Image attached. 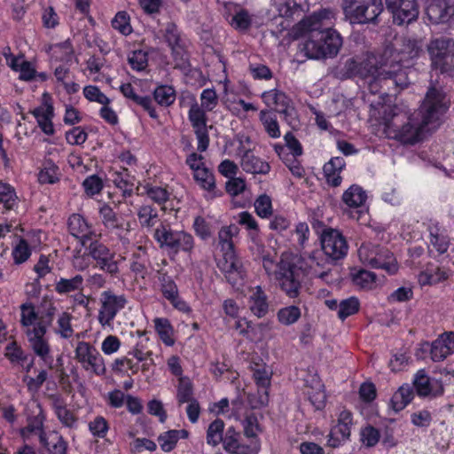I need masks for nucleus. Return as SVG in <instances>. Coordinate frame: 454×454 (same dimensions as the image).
Masks as SVG:
<instances>
[{
	"label": "nucleus",
	"instance_id": "nucleus-16",
	"mask_svg": "<svg viewBox=\"0 0 454 454\" xmlns=\"http://www.w3.org/2000/svg\"><path fill=\"white\" fill-rule=\"evenodd\" d=\"M387 8L392 12L394 22L399 26L409 24L419 15L416 0H385Z\"/></svg>",
	"mask_w": 454,
	"mask_h": 454
},
{
	"label": "nucleus",
	"instance_id": "nucleus-46",
	"mask_svg": "<svg viewBox=\"0 0 454 454\" xmlns=\"http://www.w3.org/2000/svg\"><path fill=\"white\" fill-rule=\"evenodd\" d=\"M195 181L199 185L206 191L213 192L215 188V176L213 173L207 168L196 169L193 172Z\"/></svg>",
	"mask_w": 454,
	"mask_h": 454
},
{
	"label": "nucleus",
	"instance_id": "nucleus-26",
	"mask_svg": "<svg viewBox=\"0 0 454 454\" xmlns=\"http://www.w3.org/2000/svg\"><path fill=\"white\" fill-rule=\"evenodd\" d=\"M248 307L250 311L259 318L263 317L268 313V297L260 286L250 289Z\"/></svg>",
	"mask_w": 454,
	"mask_h": 454
},
{
	"label": "nucleus",
	"instance_id": "nucleus-27",
	"mask_svg": "<svg viewBox=\"0 0 454 454\" xmlns=\"http://www.w3.org/2000/svg\"><path fill=\"white\" fill-rule=\"evenodd\" d=\"M449 277L450 271L448 270L429 263L427 268L419 273L418 280L420 286H432L448 279Z\"/></svg>",
	"mask_w": 454,
	"mask_h": 454
},
{
	"label": "nucleus",
	"instance_id": "nucleus-62",
	"mask_svg": "<svg viewBox=\"0 0 454 454\" xmlns=\"http://www.w3.org/2000/svg\"><path fill=\"white\" fill-rule=\"evenodd\" d=\"M82 186L89 196H94L101 192L103 189V183L101 178L96 175H92L85 178L82 183Z\"/></svg>",
	"mask_w": 454,
	"mask_h": 454
},
{
	"label": "nucleus",
	"instance_id": "nucleus-45",
	"mask_svg": "<svg viewBox=\"0 0 454 454\" xmlns=\"http://www.w3.org/2000/svg\"><path fill=\"white\" fill-rule=\"evenodd\" d=\"M111 368L115 373L130 375L137 373L139 371L140 365L129 356H121L114 361Z\"/></svg>",
	"mask_w": 454,
	"mask_h": 454
},
{
	"label": "nucleus",
	"instance_id": "nucleus-48",
	"mask_svg": "<svg viewBox=\"0 0 454 454\" xmlns=\"http://www.w3.org/2000/svg\"><path fill=\"white\" fill-rule=\"evenodd\" d=\"M153 97L160 106H170L176 99L175 90L171 86L161 85L154 90Z\"/></svg>",
	"mask_w": 454,
	"mask_h": 454
},
{
	"label": "nucleus",
	"instance_id": "nucleus-60",
	"mask_svg": "<svg viewBox=\"0 0 454 454\" xmlns=\"http://www.w3.org/2000/svg\"><path fill=\"white\" fill-rule=\"evenodd\" d=\"M431 358L434 362H439L444 360L448 356L451 355L450 348H446V345L443 344L442 340L436 339L431 344Z\"/></svg>",
	"mask_w": 454,
	"mask_h": 454
},
{
	"label": "nucleus",
	"instance_id": "nucleus-39",
	"mask_svg": "<svg viewBox=\"0 0 454 454\" xmlns=\"http://www.w3.org/2000/svg\"><path fill=\"white\" fill-rule=\"evenodd\" d=\"M61 173L58 165L51 159H45L43 168L39 172L38 180L41 184H55L59 181Z\"/></svg>",
	"mask_w": 454,
	"mask_h": 454
},
{
	"label": "nucleus",
	"instance_id": "nucleus-11",
	"mask_svg": "<svg viewBox=\"0 0 454 454\" xmlns=\"http://www.w3.org/2000/svg\"><path fill=\"white\" fill-rule=\"evenodd\" d=\"M88 255L95 262L96 266L109 274L116 277L119 272V262L115 259L116 254L108 246L103 242L95 239L91 240L89 245L86 244Z\"/></svg>",
	"mask_w": 454,
	"mask_h": 454
},
{
	"label": "nucleus",
	"instance_id": "nucleus-4",
	"mask_svg": "<svg viewBox=\"0 0 454 454\" xmlns=\"http://www.w3.org/2000/svg\"><path fill=\"white\" fill-rule=\"evenodd\" d=\"M442 90L430 87L420 106L421 121L408 117L405 114L394 113L391 118H386L384 132L387 137L405 144H415L421 139L424 128L437 121L447 109Z\"/></svg>",
	"mask_w": 454,
	"mask_h": 454
},
{
	"label": "nucleus",
	"instance_id": "nucleus-54",
	"mask_svg": "<svg viewBox=\"0 0 454 454\" xmlns=\"http://www.w3.org/2000/svg\"><path fill=\"white\" fill-rule=\"evenodd\" d=\"M380 439V431L371 425H367L360 430V441L366 447L375 446Z\"/></svg>",
	"mask_w": 454,
	"mask_h": 454
},
{
	"label": "nucleus",
	"instance_id": "nucleus-56",
	"mask_svg": "<svg viewBox=\"0 0 454 454\" xmlns=\"http://www.w3.org/2000/svg\"><path fill=\"white\" fill-rule=\"evenodd\" d=\"M256 214L262 218H268L272 215V202L267 194L260 195L254 201Z\"/></svg>",
	"mask_w": 454,
	"mask_h": 454
},
{
	"label": "nucleus",
	"instance_id": "nucleus-50",
	"mask_svg": "<svg viewBox=\"0 0 454 454\" xmlns=\"http://www.w3.org/2000/svg\"><path fill=\"white\" fill-rule=\"evenodd\" d=\"M224 423L222 419L214 420L207 432V442L212 446H216L223 441Z\"/></svg>",
	"mask_w": 454,
	"mask_h": 454
},
{
	"label": "nucleus",
	"instance_id": "nucleus-9",
	"mask_svg": "<svg viewBox=\"0 0 454 454\" xmlns=\"http://www.w3.org/2000/svg\"><path fill=\"white\" fill-rule=\"evenodd\" d=\"M432 67L441 73L454 69V39L442 36L432 40L427 45Z\"/></svg>",
	"mask_w": 454,
	"mask_h": 454
},
{
	"label": "nucleus",
	"instance_id": "nucleus-30",
	"mask_svg": "<svg viewBox=\"0 0 454 454\" xmlns=\"http://www.w3.org/2000/svg\"><path fill=\"white\" fill-rule=\"evenodd\" d=\"M342 157H333L324 165L323 170L328 184L337 187L341 184V170L345 167Z\"/></svg>",
	"mask_w": 454,
	"mask_h": 454
},
{
	"label": "nucleus",
	"instance_id": "nucleus-57",
	"mask_svg": "<svg viewBox=\"0 0 454 454\" xmlns=\"http://www.w3.org/2000/svg\"><path fill=\"white\" fill-rule=\"evenodd\" d=\"M112 27L124 35H128L132 32L129 24V16L125 12L116 13L112 20Z\"/></svg>",
	"mask_w": 454,
	"mask_h": 454
},
{
	"label": "nucleus",
	"instance_id": "nucleus-1",
	"mask_svg": "<svg viewBox=\"0 0 454 454\" xmlns=\"http://www.w3.org/2000/svg\"><path fill=\"white\" fill-rule=\"evenodd\" d=\"M57 307L52 301H44L36 311L31 302L20 305V324L33 352L41 358L44 365L53 367V357L46 333L57 315L53 333L60 338L70 339L74 330L72 325L73 315L67 311L57 314Z\"/></svg>",
	"mask_w": 454,
	"mask_h": 454
},
{
	"label": "nucleus",
	"instance_id": "nucleus-41",
	"mask_svg": "<svg viewBox=\"0 0 454 454\" xmlns=\"http://www.w3.org/2000/svg\"><path fill=\"white\" fill-rule=\"evenodd\" d=\"M52 60L68 64L74 58V51L69 42L57 43L50 47Z\"/></svg>",
	"mask_w": 454,
	"mask_h": 454
},
{
	"label": "nucleus",
	"instance_id": "nucleus-32",
	"mask_svg": "<svg viewBox=\"0 0 454 454\" xmlns=\"http://www.w3.org/2000/svg\"><path fill=\"white\" fill-rule=\"evenodd\" d=\"M113 182L114 185L122 192L124 197L130 196L136 186V178L127 168H121L113 174Z\"/></svg>",
	"mask_w": 454,
	"mask_h": 454
},
{
	"label": "nucleus",
	"instance_id": "nucleus-49",
	"mask_svg": "<svg viewBox=\"0 0 454 454\" xmlns=\"http://www.w3.org/2000/svg\"><path fill=\"white\" fill-rule=\"evenodd\" d=\"M17 195L14 189L8 184L0 183V203L5 209H13L17 205Z\"/></svg>",
	"mask_w": 454,
	"mask_h": 454
},
{
	"label": "nucleus",
	"instance_id": "nucleus-33",
	"mask_svg": "<svg viewBox=\"0 0 454 454\" xmlns=\"http://www.w3.org/2000/svg\"><path fill=\"white\" fill-rule=\"evenodd\" d=\"M188 437V432L184 429L181 430H168L163 432L158 436V442L160 444V449L165 452H169L173 450L177 442L180 439H185Z\"/></svg>",
	"mask_w": 454,
	"mask_h": 454
},
{
	"label": "nucleus",
	"instance_id": "nucleus-63",
	"mask_svg": "<svg viewBox=\"0 0 454 454\" xmlns=\"http://www.w3.org/2000/svg\"><path fill=\"white\" fill-rule=\"evenodd\" d=\"M147 54L143 51H135L129 57V63L132 69L143 71L147 67Z\"/></svg>",
	"mask_w": 454,
	"mask_h": 454
},
{
	"label": "nucleus",
	"instance_id": "nucleus-12",
	"mask_svg": "<svg viewBox=\"0 0 454 454\" xmlns=\"http://www.w3.org/2000/svg\"><path fill=\"white\" fill-rule=\"evenodd\" d=\"M74 356L86 372L98 376L106 373V369L104 358L90 343L79 341L74 350Z\"/></svg>",
	"mask_w": 454,
	"mask_h": 454
},
{
	"label": "nucleus",
	"instance_id": "nucleus-51",
	"mask_svg": "<svg viewBox=\"0 0 454 454\" xmlns=\"http://www.w3.org/2000/svg\"><path fill=\"white\" fill-rule=\"evenodd\" d=\"M144 188L146 195L159 205L166 203L169 199L170 192L167 187L146 184Z\"/></svg>",
	"mask_w": 454,
	"mask_h": 454
},
{
	"label": "nucleus",
	"instance_id": "nucleus-19",
	"mask_svg": "<svg viewBox=\"0 0 454 454\" xmlns=\"http://www.w3.org/2000/svg\"><path fill=\"white\" fill-rule=\"evenodd\" d=\"M68 231L72 236L78 239L82 247L96 236L92 225L80 214H73L68 219Z\"/></svg>",
	"mask_w": 454,
	"mask_h": 454
},
{
	"label": "nucleus",
	"instance_id": "nucleus-21",
	"mask_svg": "<svg viewBox=\"0 0 454 454\" xmlns=\"http://www.w3.org/2000/svg\"><path fill=\"white\" fill-rule=\"evenodd\" d=\"M218 267L232 286L239 285L246 276L242 262L236 256V254L223 256Z\"/></svg>",
	"mask_w": 454,
	"mask_h": 454
},
{
	"label": "nucleus",
	"instance_id": "nucleus-58",
	"mask_svg": "<svg viewBox=\"0 0 454 454\" xmlns=\"http://www.w3.org/2000/svg\"><path fill=\"white\" fill-rule=\"evenodd\" d=\"M83 96L90 102L101 105H108L110 99L95 85H88L83 88Z\"/></svg>",
	"mask_w": 454,
	"mask_h": 454
},
{
	"label": "nucleus",
	"instance_id": "nucleus-18",
	"mask_svg": "<svg viewBox=\"0 0 454 454\" xmlns=\"http://www.w3.org/2000/svg\"><path fill=\"white\" fill-rule=\"evenodd\" d=\"M421 43L413 38H404L399 49L387 48L383 53V59L390 58V60L405 63L409 59L417 57L421 51Z\"/></svg>",
	"mask_w": 454,
	"mask_h": 454
},
{
	"label": "nucleus",
	"instance_id": "nucleus-28",
	"mask_svg": "<svg viewBox=\"0 0 454 454\" xmlns=\"http://www.w3.org/2000/svg\"><path fill=\"white\" fill-rule=\"evenodd\" d=\"M263 102L275 111L287 114L290 108V99L282 91L278 90H270L262 94Z\"/></svg>",
	"mask_w": 454,
	"mask_h": 454
},
{
	"label": "nucleus",
	"instance_id": "nucleus-13",
	"mask_svg": "<svg viewBox=\"0 0 454 454\" xmlns=\"http://www.w3.org/2000/svg\"><path fill=\"white\" fill-rule=\"evenodd\" d=\"M320 239L321 251L329 260H339L347 254V241L337 230L331 228L324 230Z\"/></svg>",
	"mask_w": 454,
	"mask_h": 454
},
{
	"label": "nucleus",
	"instance_id": "nucleus-34",
	"mask_svg": "<svg viewBox=\"0 0 454 454\" xmlns=\"http://www.w3.org/2000/svg\"><path fill=\"white\" fill-rule=\"evenodd\" d=\"M366 199V192L357 184H352L342 194V201L349 207L356 208L364 206Z\"/></svg>",
	"mask_w": 454,
	"mask_h": 454
},
{
	"label": "nucleus",
	"instance_id": "nucleus-29",
	"mask_svg": "<svg viewBox=\"0 0 454 454\" xmlns=\"http://www.w3.org/2000/svg\"><path fill=\"white\" fill-rule=\"evenodd\" d=\"M33 115L43 133L52 135L54 128L52 123L53 107L50 104H43L32 111Z\"/></svg>",
	"mask_w": 454,
	"mask_h": 454
},
{
	"label": "nucleus",
	"instance_id": "nucleus-23",
	"mask_svg": "<svg viewBox=\"0 0 454 454\" xmlns=\"http://www.w3.org/2000/svg\"><path fill=\"white\" fill-rule=\"evenodd\" d=\"M427 231L429 232V251L442 254L450 247V238L447 231L436 221H430Z\"/></svg>",
	"mask_w": 454,
	"mask_h": 454
},
{
	"label": "nucleus",
	"instance_id": "nucleus-5",
	"mask_svg": "<svg viewBox=\"0 0 454 454\" xmlns=\"http://www.w3.org/2000/svg\"><path fill=\"white\" fill-rule=\"evenodd\" d=\"M334 14L324 9L300 21L296 35L304 37L301 51L309 59L333 58L342 46V38L331 28Z\"/></svg>",
	"mask_w": 454,
	"mask_h": 454
},
{
	"label": "nucleus",
	"instance_id": "nucleus-64",
	"mask_svg": "<svg viewBox=\"0 0 454 454\" xmlns=\"http://www.w3.org/2000/svg\"><path fill=\"white\" fill-rule=\"evenodd\" d=\"M43 444L50 454H67V442L60 436L54 435L50 442L45 438V442Z\"/></svg>",
	"mask_w": 454,
	"mask_h": 454
},
{
	"label": "nucleus",
	"instance_id": "nucleus-59",
	"mask_svg": "<svg viewBox=\"0 0 454 454\" xmlns=\"http://www.w3.org/2000/svg\"><path fill=\"white\" fill-rule=\"evenodd\" d=\"M239 434L233 428H229L225 437H223V448L231 454H239L241 445L238 440Z\"/></svg>",
	"mask_w": 454,
	"mask_h": 454
},
{
	"label": "nucleus",
	"instance_id": "nucleus-35",
	"mask_svg": "<svg viewBox=\"0 0 454 454\" xmlns=\"http://www.w3.org/2000/svg\"><path fill=\"white\" fill-rule=\"evenodd\" d=\"M352 281L354 285L364 290L374 289L380 282L374 272L366 270H359L352 273Z\"/></svg>",
	"mask_w": 454,
	"mask_h": 454
},
{
	"label": "nucleus",
	"instance_id": "nucleus-47",
	"mask_svg": "<svg viewBox=\"0 0 454 454\" xmlns=\"http://www.w3.org/2000/svg\"><path fill=\"white\" fill-rule=\"evenodd\" d=\"M301 309L297 306L291 305L280 309L278 311V320L285 325H290L294 324L301 317Z\"/></svg>",
	"mask_w": 454,
	"mask_h": 454
},
{
	"label": "nucleus",
	"instance_id": "nucleus-53",
	"mask_svg": "<svg viewBox=\"0 0 454 454\" xmlns=\"http://www.w3.org/2000/svg\"><path fill=\"white\" fill-rule=\"evenodd\" d=\"M4 355L13 364H23L27 359V355L16 341H12L6 346Z\"/></svg>",
	"mask_w": 454,
	"mask_h": 454
},
{
	"label": "nucleus",
	"instance_id": "nucleus-7",
	"mask_svg": "<svg viewBox=\"0 0 454 454\" xmlns=\"http://www.w3.org/2000/svg\"><path fill=\"white\" fill-rule=\"evenodd\" d=\"M358 256L363 264L384 270L388 274H395L398 270L397 262L387 247L364 243L358 249Z\"/></svg>",
	"mask_w": 454,
	"mask_h": 454
},
{
	"label": "nucleus",
	"instance_id": "nucleus-2",
	"mask_svg": "<svg viewBox=\"0 0 454 454\" xmlns=\"http://www.w3.org/2000/svg\"><path fill=\"white\" fill-rule=\"evenodd\" d=\"M332 262L320 250L301 255L282 254L278 264L276 280L289 298H297L301 288L302 276L329 283Z\"/></svg>",
	"mask_w": 454,
	"mask_h": 454
},
{
	"label": "nucleus",
	"instance_id": "nucleus-40",
	"mask_svg": "<svg viewBox=\"0 0 454 454\" xmlns=\"http://www.w3.org/2000/svg\"><path fill=\"white\" fill-rule=\"evenodd\" d=\"M264 130L271 138H278L281 136L280 128L276 115L269 110H262L259 114Z\"/></svg>",
	"mask_w": 454,
	"mask_h": 454
},
{
	"label": "nucleus",
	"instance_id": "nucleus-37",
	"mask_svg": "<svg viewBox=\"0 0 454 454\" xmlns=\"http://www.w3.org/2000/svg\"><path fill=\"white\" fill-rule=\"evenodd\" d=\"M154 329L161 341L168 347L175 344L174 329L169 320L166 317H156L153 319Z\"/></svg>",
	"mask_w": 454,
	"mask_h": 454
},
{
	"label": "nucleus",
	"instance_id": "nucleus-10",
	"mask_svg": "<svg viewBox=\"0 0 454 454\" xmlns=\"http://www.w3.org/2000/svg\"><path fill=\"white\" fill-rule=\"evenodd\" d=\"M127 304L128 299L125 294H117L110 289L103 291L99 297V309L97 317L101 327L112 329L115 317Z\"/></svg>",
	"mask_w": 454,
	"mask_h": 454
},
{
	"label": "nucleus",
	"instance_id": "nucleus-38",
	"mask_svg": "<svg viewBox=\"0 0 454 454\" xmlns=\"http://www.w3.org/2000/svg\"><path fill=\"white\" fill-rule=\"evenodd\" d=\"M83 277L82 275H75L71 278H60L55 283V291L59 294H67L72 292H81L83 289Z\"/></svg>",
	"mask_w": 454,
	"mask_h": 454
},
{
	"label": "nucleus",
	"instance_id": "nucleus-36",
	"mask_svg": "<svg viewBox=\"0 0 454 454\" xmlns=\"http://www.w3.org/2000/svg\"><path fill=\"white\" fill-rule=\"evenodd\" d=\"M350 425L338 424L332 428L328 434L327 445L337 448L349 440L351 434Z\"/></svg>",
	"mask_w": 454,
	"mask_h": 454
},
{
	"label": "nucleus",
	"instance_id": "nucleus-8",
	"mask_svg": "<svg viewBox=\"0 0 454 454\" xmlns=\"http://www.w3.org/2000/svg\"><path fill=\"white\" fill-rule=\"evenodd\" d=\"M153 238L160 248H167L175 254L179 252L190 254L195 245L192 234L184 231L172 230L169 226L163 224L154 230Z\"/></svg>",
	"mask_w": 454,
	"mask_h": 454
},
{
	"label": "nucleus",
	"instance_id": "nucleus-61",
	"mask_svg": "<svg viewBox=\"0 0 454 454\" xmlns=\"http://www.w3.org/2000/svg\"><path fill=\"white\" fill-rule=\"evenodd\" d=\"M108 429V423L102 416H97L89 423V430L95 437L104 438L106 435Z\"/></svg>",
	"mask_w": 454,
	"mask_h": 454
},
{
	"label": "nucleus",
	"instance_id": "nucleus-20",
	"mask_svg": "<svg viewBox=\"0 0 454 454\" xmlns=\"http://www.w3.org/2000/svg\"><path fill=\"white\" fill-rule=\"evenodd\" d=\"M413 386L417 394L420 396H437L443 394V386L442 381L434 378H429L425 370H419L415 374Z\"/></svg>",
	"mask_w": 454,
	"mask_h": 454
},
{
	"label": "nucleus",
	"instance_id": "nucleus-43",
	"mask_svg": "<svg viewBox=\"0 0 454 454\" xmlns=\"http://www.w3.org/2000/svg\"><path fill=\"white\" fill-rule=\"evenodd\" d=\"M238 223L250 231V239L258 245L260 242L259 228L254 217L249 212L243 211L238 215Z\"/></svg>",
	"mask_w": 454,
	"mask_h": 454
},
{
	"label": "nucleus",
	"instance_id": "nucleus-24",
	"mask_svg": "<svg viewBox=\"0 0 454 454\" xmlns=\"http://www.w3.org/2000/svg\"><path fill=\"white\" fill-rule=\"evenodd\" d=\"M63 399H54L55 414L61 424L69 428H76L78 422L77 409L73 404H66Z\"/></svg>",
	"mask_w": 454,
	"mask_h": 454
},
{
	"label": "nucleus",
	"instance_id": "nucleus-22",
	"mask_svg": "<svg viewBox=\"0 0 454 454\" xmlns=\"http://www.w3.org/2000/svg\"><path fill=\"white\" fill-rule=\"evenodd\" d=\"M102 224L108 231L114 232L124 242L125 239L121 236L122 231H129V223H124L114 209L107 204H103L98 210Z\"/></svg>",
	"mask_w": 454,
	"mask_h": 454
},
{
	"label": "nucleus",
	"instance_id": "nucleus-52",
	"mask_svg": "<svg viewBox=\"0 0 454 454\" xmlns=\"http://www.w3.org/2000/svg\"><path fill=\"white\" fill-rule=\"evenodd\" d=\"M270 372L264 365L255 364L253 368V377L259 387L263 389L262 395H268L267 387L270 384Z\"/></svg>",
	"mask_w": 454,
	"mask_h": 454
},
{
	"label": "nucleus",
	"instance_id": "nucleus-42",
	"mask_svg": "<svg viewBox=\"0 0 454 454\" xmlns=\"http://www.w3.org/2000/svg\"><path fill=\"white\" fill-rule=\"evenodd\" d=\"M158 279L162 295L169 301L174 302L178 298V288L173 278L167 272L159 271Z\"/></svg>",
	"mask_w": 454,
	"mask_h": 454
},
{
	"label": "nucleus",
	"instance_id": "nucleus-31",
	"mask_svg": "<svg viewBox=\"0 0 454 454\" xmlns=\"http://www.w3.org/2000/svg\"><path fill=\"white\" fill-rule=\"evenodd\" d=\"M238 234L239 228L232 224L220 229L217 246L220 247L223 256L235 254L233 238Z\"/></svg>",
	"mask_w": 454,
	"mask_h": 454
},
{
	"label": "nucleus",
	"instance_id": "nucleus-44",
	"mask_svg": "<svg viewBox=\"0 0 454 454\" xmlns=\"http://www.w3.org/2000/svg\"><path fill=\"white\" fill-rule=\"evenodd\" d=\"M137 218L143 228H152L159 220L158 211L151 205H142L137 210Z\"/></svg>",
	"mask_w": 454,
	"mask_h": 454
},
{
	"label": "nucleus",
	"instance_id": "nucleus-6",
	"mask_svg": "<svg viewBox=\"0 0 454 454\" xmlns=\"http://www.w3.org/2000/svg\"><path fill=\"white\" fill-rule=\"evenodd\" d=\"M341 6L351 24L376 23L383 11L382 0H343Z\"/></svg>",
	"mask_w": 454,
	"mask_h": 454
},
{
	"label": "nucleus",
	"instance_id": "nucleus-17",
	"mask_svg": "<svg viewBox=\"0 0 454 454\" xmlns=\"http://www.w3.org/2000/svg\"><path fill=\"white\" fill-rule=\"evenodd\" d=\"M427 15L432 23H447L454 18V0H427Z\"/></svg>",
	"mask_w": 454,
	"mask_h": 454
},
{
	"label": "nucleus",
	"instance_id": "nucleus-25",
	"mask_svg": "<svg viewBox=\"0 0 454 454\" xmlns=\"http://www.w3.org/2000/svg\"><path fill=\"white\" fill-rule=\"evenodd\" d=\"M239 164L245 172L253 175H266L270 170V164L256 156L253 151L244 153L243 157L240 158Z\"/></svg>",
	"mask_w": 454,
	"mask_h": 454
},
{
	"label": "nucleus",
	"instance_id": "nucleus-3",
	"mask_svg": "<svg viewBox=\"0 0 454 454\" xmlns=\"http://www.w3.org/2000/svg\"><path fill=\"white\" fill-rule=\"evenodd\" d=\"M379 62L372 53H366L362 57L348 59L346 68L350 75L357 76L367 84L372 94L381 93V89L387 88L382 94H388L391 88L403 89L408 86L409 79L405 64L395 62L388 59Z\"/></svg>",
	"mask_w": 454,
	"mask_h": 454
},
{
	"label": "nucleus",
	"instance_id": "nucleus-15",
	"mask_svg": "<svg viewBox=\"0 0 454 454\" xmlns=\"http://www.w3.org/2000/svg\"><path fill=\"white\" fill-rule=\"evenodd\" d=\"M26 413L27 416V426L21 429V435L23 437H29L31 434L38 435L40 442L44 443L46 438L43 430L44 417L37 399H29L26 403Z\"/></svg>",
	"mask_w": 454,
	"mask_h": 454
},
{
	"label": "nucleus",
	"instance_id": "nucleus-55",
	"mask_svg": "<svg viewBox=\"0 0 454 454\" xmlns=\"http://www.w3.org/2000/svg\"><path fill=\"white\" fill-rule=\"evenodd\" d=\"M359 309V301L355 297H350L348 299L342 300L339 303V310L338 317L344 320L348 317L354 315Z\"/></svg>",
	"mask_w": 454,
	"mask_h": 454
},
{
	"label": "nucleus",
	"instance_id": "nucleus-14",
	"mask_svg": "<svg viewBox=\"0 0 454 454\" xmlns=\"http://www.w3.org/2000/svg\"><path fill=\"white\" fill-rule=\"evenodd\" d=\"M206 110L201 108L197 103H193L188 113V119L192 124L193 131L198 140V151L205 152L209 145V136L207 125Z\"/></svg>",
	"mask_w": 454,
	"mask_h": 454
}]
</instances>
